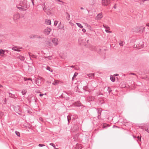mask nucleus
<instances>
[{"instance_id":"nucleus-1","label":"nucleus","mask_w":149,"mask_h":149,"mask_svg":"<svg viewBox=\"0 0 149 149\" xmlns=\"http://www.w3.org/2000/svg\"><path fill=\"white\" fill-rule=\"evenodd\" d=\"M16 7L18 9L22 11H25L28 9L27 6L23 2L20 3L19 4L17 5Z\"/></svg>"},{"instance_id":"nucleus-2","label":"nucleus","mask_w":149,"mask_h":149,"mask_svg":"<svg viewBox=\"0 0 149 149\" xmlns=\"http://www.w3.org/2000/svg\"><path fill=\"white\" fill-rule=\"evenodd\" d=\"M145 29V27L141 26H137L134 28L133 31L136 33L143 32Z\"/></svg>"},{"instance_id":"nucleus-3","label":"nucleus","mask_w":149,"mask_h":149,"mask_svg":"<svg viewBox=\"0 0 149 149\" xmlns=\"http://www.w3.org/2000/svg\"><path fill=\"white\" fill-rule=\"evenodd\" d=\"M28 101L30 102H36L35 99V97L32 94H31L29 95L28 97L27 98Z\"/></svg>"},{"instance_id":"nucleus-4","label":"nucleus","mask_w":149,"mask_h":149,"mask_svg":"<svg viewBox=\"0 0 149 149\" xmlns=\"http://www.w3.org/2000/svg\"><path fill=\"white\" fill-rule=\"evenodd\" d=\"M110 3V0H102V4L104 6L109 5Z\"/></svg>"},{"instance_id":"nucleus-5","label":"nucleus","mask_w":149,"mask_h":149,"mask_svg":"<svg viewBox=\"0 0 149 149\" xmlns=\"http://www.w3.org/2000/svg\"><path fill=\"white\" fill-rule=\"evenodd\" d=\"M97 113L98 114V115L97 116V118L100 120L101 118V115L102 113V109L100 108H98L97 109Z\"/></svg>"},{"instance_id":"nucleus-6","label":"nucleus","mask_w":149,"mask_h":149,"mask_svg":"<svg viewBox=\"0 0 149 149\" xmlns=\"http://www.w3.org/2000/svg\"><path fill=\"white\" fill-rule=\"evenodd\" d=\"M14 110L19 115L21 114V110L19 107L18 106L15 107L14 108Z\"/></svg>"},{"instance_id":"nucleus-7","label":"nucleus","mask_w":149,"mask_h":149,"mask_svg":"<svg viewBox=\"0 0 149 149\" xmlns=\"http://www.w3.org/2000/svg\"><path fill=\"white\" fill-rule=\"evenodd\" d=\"M51 30L52 29L50 28L47 27L45 29L44 33L45 34L48 35L50 34Z\"/></svg>"},{"instance_id":"nucleus-8","label":"nucleus","mask_w":149,"mask_h":149,"mask_svg":"<svg viewBox=\"0 0 149 149\" xmlns=\"http://www.w3.org/2000/svg\"><path fill=\"white\" fill-rule=\"evenodd\" d=\"M41 77L39 78H38L36 80V84L38 86H40L41 85Z\"/></svg>"},{"instance_id":"nucleus-9","label":"nucleus","mask_w":149,"mask_h":149,"mask_svg":"<svg viewBox=\"0 0 149 149\" xmlns=\"http://www.w3.org/2000/svg\"><path fill=\"white\" fill-rule=\"evenodd\" d=\"M103 17V15L102 13L98 14L95 17V19L96 20H100Z\"/></svg>"},{"instance_id":"nucleus-10","label":"nucleus","mask_w":149,"mask_h":149,"mask_svg":"<svg viewBox=\"0 0 149 149\" xmlns=\"http://www.w3.org/2000/svg\"><path fill=\"white\" fill-rule=\"evenodd\" d=\"M53 43L55 45H56L58 44V40L56 38H54L52 40Z\"/></svg>"},{"instance_id":"nucleus-11","label":"nucleus","mask_w":149,"mask_h":149,"mask_svg":"<svg viewBox=\"0 0 149 149\" xmlns=\"http://www.w3.org/2000/svg\"><path fill=\"white\" fill-rule=\"evenodd\" d=\"M106 88H107V90L109 93H110L111 92L112 90L110 87L107 86L104 87V89Z\"/></svg>"},{"instance_id":"nucleus-12","label":"nucleus","mask_w":149,"mask_h":149,"mask_svg":"<svg viewBox=\"0 0 149 149\" xmlns=\"http://www.w3.org/2000/svg\"><path fill=\"white\" fill-rule=\"evenodd\" d=\"M58 28L59 29H62L64 27V26L60 22L58 26Z\"/></svg>"},{"instance_id":"nucleus-13","label":"nucleus","mask_w":149,"mask_h":149,"mask_svg":"<svg viewBox=\"0 0 149 149\" xmlns=\"http://www.w3.org/2000/svg\"><path fill=\"white\" fill-rule=\"evenodd\" d=\"M90 49L92 51H96V48L95 46H94L91 45L90 47Z\"/></svg>"},{"instance_id":"nucleus-14","label":"nucleus","mask_w":149,"mask_h":149,"mask_svg":"<svg viewBox=\"0 0 149 149\" xmlns=\"http://www.w3.org/2000/svg\"><path fill=\"white\" fill-rule=\"evenodd\" d=\"M124 125L126 126L128 128H130V127L132 126V124L128 123H126Z\"/></svg>"},{"instance_id":"nucleus-15","label":"nucleus","mask_w":149,"mask_h":149,"mask_svg":"<svg viewBox=\"0 0 149 149\" xmlns=\"http://www.w3.org/2000/svg\"><path fill=\"white\" fill-rule=\"evenodd\" d=\"M80 102L79 101V102L77 101V102H75L74 103V106H77V107H78V106L79 107V106H80L81 105H80Z\"/></svg>"},{"instance_id":"nucleus-16","label":"nucleus","mask_w":149,"mask_h":149,"mask_svg":"<svg viewBox=\"0 0 149 149\" xmlns=\"http://www.w3.org/2000/svg\"><path fill=\"white\" fill-rule=\"evenodd\" d=\"M46 24L47 25H50L51 24L50 20L47 19L45 21Z\"/></svg>"},{"instance_id":"nucleus-17","label":"nucleus","mask_w":149,"mask_h":149,"mask_svg":"<svg viewBox=\"0 0 149 149\" xmlns=\"http://www.w3.org/2000/svg\"><path fill=\"white\" fill-rule=\"evenodd\" d=\"M87 75L91 79L94 76V73H91L88 74Z\"/></svg>"},{"instance_id":"nucleus-18","label":"nucleus","mask_w":149,"mask_h":149,"mask_svg":"<svg viewBox=\"0 0 149 149\" xmlns=\"http://www.w3.org/2000/svg\"><path fill=\"white\" fill-rule=\"evenodd\" d=\"M76 148L77 149H81V145L77 143L76 144Z\"/></svg>"},{"instance_id":"nucleus-19","label":"nucleus","mask_w":149,"mask_h":149,"mask_svg":"<svg viewBox=\"0 0 149 149\" xmlns=\"http://www.w3.org/2000/svg\"><path fill=\"white\" fill-rule=\"evenodd\" d=\"M95 99L94 97L92 96H90L88 98V99L89 101H92Z\"/></svg>"},{"instance_id":"nucleus-20","label":"nucleus","mask_w":149,"mask_h":149,"mask_svg":"<svg viewBox=\"0 0 149 149\" xmlns=\"http://www.w3.org/2000/svg\"><path fill=\"white\" fill-rule=\"evenodd\" d=\"M29 38L31 39H33L36 38V35L32 34L29 36Z\"/></svg>"},{"instance_id":"nucleus-21","label":"nucleus","mask_w":149,"mask_h":149,"mask_svg":"<svg viewBox=\"0 0 149 149\" xmlns=\"http://www.w3.org/2000/svg\"><path fill=\"white\" fill-rule=\"evenodd\" d=\"M66 13L67 14V15L66 17V18L67 19L68 21L70 19V15L67 12H66Z\"/></svg>"},{"instance_id":"nucleus-22","label":"nucleus","mask_w":149,"mask_h":149,"mask_svg":"<svg viewBox=\"0 0 149 149\" xmlns=\"http://www.w3.org/2000/svg\"><path fill=\"white\" fill-rule=\"evenodd\" d=\"M46 68L47 70L50 71L51 72H53V70L49 66H47Z\"/></svg>"},{"instance_id":"nucleus-23","label":"nucleus","mask_w":149,"mask_h":149,"mask_svg":"<svg viewBox=\"0 0 149 149\" xmlns=\"http://www.w3.org/2000/svg\"><path fill=\"white\" fill-rule=\"evenodd\" d=\"M24 80L25 81H27V80L31 81H32V79L30 78L24 77Z\"/></svg>"},{"instance_id":"nucleus-24","label":"nucleus","mask_w":149,"mask_h":149,"mask_svg":"<svg viewBox=\"0 0 149 149\" xmlns=\"http://www.w3.org/2000/svg\"><path fill=\"white\" fill-rule=\"evenodd\" d=\"M59 83V81H58V80H55L54 82H53L52 83V84L53 85H57Z\"/></svg>"},{"instance_id":"nucleus-25","label":"nucleus","mask_w":149,"mask_h":149,"mask_svg":"<svg viewBox=\"0 0 149 149\" xmlns=\"http://www.w3.org/2000/svg\"><path fill=\"white\" fill-rule=\"evenodd\" d=\"M108 127L107 124L106 123H104L102 125V127L103 128H105Z\"/></svg>"},{"instance_id":"nucleus-26","label":"nucleus","mask_w":149,"mask_h":149,"mask_svg":"<svg viewBox=\"0 0 149 149\" xmlns=\"http://www.w3.org/2000/svg\"><path fill=\"white\" fill-rule=\"evenodd\" d=\"M18 58L21 61H23L25 59L24 57L22 56H20Z\"/></svg>"},{"instance_id":"nucleus-27","label":"nucleus","mask_w":149,"mask_h":149,"mask_svg":"<svg viewBox=\"0 0 149 149\" xmlns=\"http://www.w3.org/2000/svg\"><path fill=\"white\" fill-rule=\"evenodd\" d=\"M103 26L104 28L107 30H110V28L109 27L107 26L106 25L104 24Z\"/></svg>"},{"instance_id":"nucleus-28","label":"nucleus","mask_w":149,"mask_h":149,"mask_svg":"<svg viewBox=\"0 0 149 149\" xmlns=\"http://www.w3.org/2000/svg\"><path fill=\"white\" fill-rule=\"evenodd\" d=\"M110 79L112 82H114L115 80V77H110Z\"/></svg>"},{"instance_id":"nucleus-29","label":"nucleus","mask_w":149,"mask_h":149,"mask_svg":"<svg viewBox=\"0 0 149 149\" xmlns=\"http://www.w3.org/2000/svg\"><path fill=\"white\" fill-rule=\"evenodd\" d=\"M76 24H77V25L79 27L82 28H83V26L82 25H81L80 23H76Z\"/></svg>"},{"instance_id":"nucleus-30","label":"nucleus","mask_w":149,"mask_h":149,"mask_svg":"<svg viewBox=\"0 0 149 149\" xmlns=\"http://www.w3.org/2000/svg\"><path fill=\"white\" fill-rule=\"evenodd\" d=\"M31 54L30 53H29V56H30V59L31 60V56L32 57H33V58H36V56L34 55H31Z\"/></svg>"},{"instance_id":"nucleus-31","label":"nucleus","mask_w":149,"mask_h":149,"mask_svg":"<svg viewBox=\"0 0 149 149\" xmlns=\"http://www.w3.org/2000/svg\"><path fill=\"white\" fill-rule=\"evenodd\" d=\"M45 58H47L49 60H51L52 59V56H49L47 57H45Z\"/></svg>"},{"instance_id":"nucleus-32","label":"nucleus","mask_w":149,"mask_h":149,"mask_svg":"<svg viewBox=\"0 0 149 149\" xmlns=\"http://www.w3.org/2000/svg\"><path fill=\"white\" fill-rule=\"evenodd\" d=\"M17 48L16 47H13L12 48V49L14 50L15 51H17V52H19L20 51V50L19 49H16V48Z\"/></svg>"},{"instance_id":"nucleus-33","label":"nucleus","mask_w":149,"mask_h":149,"mask_svg":"<svg viewBox=\"0 0 149 149\" xmlns=\"http://www.w3.org/2000/svg\"><path fill=\"white\" fill-rule=\"evenodd\" d=\"M9 97H10L12 98L14 97V96L15 95H14L11 93H9Z\"/></svg>"},{"instance_id":"nucleus-34","label":"nucleus","mask_w":149,"mask_h":149,"mask_svg":"<svg viewBox=\"0 0 149 149\" xmlns=\"http://www.w3.org/2000/svg\"><path fill=\"white\" fill-rule=\"evenodd\" d=\"M4 114V113L0 111V118H1L3 117Z\"/></svg>"},{"instance_id":"nucleus-35","label":"nucleus","mask_w":149,"mask_h":149,"mask_svg":"<svg viewBox=\"0 0 149 149\" xmlns=\"http://www.w3.org/2000/svg\"><path fill=\"white\" fill-rule=\"evenodd\" d=\"M125 44V42L123 41H120L119 43V45L121 46H123V45L124 44Z\"/></svg>"},{"instance_id":"nucleus-36","label":"nucleus","mask_w":149,"mask_h":149,"mask_svg":"<svg viewBox=\"0 0 149 149\" xmlns=\"http://www.w3.org/2000/svg\"><path fill=\"white\" fill-rule=\"evenodd\" d=\"M137 138L138 139V141L139 142V141H141V136H138L137 137Z\"/></svg>"},{"instance_id":"nucleus-37","label":"nucleus","mask_w":149,"mask_h":149,"mask_svg":"<svg viewBox=\"0 0 149 149\" xmlns=\"http://www.w3.org/2000/svg\"><path fill=\"white\" fill-rule=\"evenodd\" d=\"M4 51L2 49L0 50V55L1 54H4Z\"/></svg>"},{"instance_id":"nucleus-38","label":"nucleus","mask_w":149,"mask_h":149,"mask_svg":"<svg viewBox=\"0 0 149 149\" xmlns=\"http://www.w3.org/2000/svg\"><path fill=\"white\" fill-rule=\"evenodd\" d=\"M79 135V134L77 133L76 135H75L74 137V139H76L78 138V136Z\"/></svg>"},{"instance_id":"nucleus-39","label":"nucleus","mask_w":149,"mask_h":149,"mask_svg":"<svg viewBox=\"0 0 149 149\" xmlns=\"http://www.w3.org/2000/svg\"><path fill=\"white\" fill-rule=\"evenodd\" d=\"M130 74H132V75H134L135 76V77H134V78H135L136 77H137L136 75L134 73H131L129 74V75H130Z\"/></svg>"},{"instance_id":"nucleus-40","label":"nucleus","mask_w":149,"mask_h":149,"mask_svg":"<svg viewBox=\"0 0 149 149\" xmlns=\"http://www.w3.org/2000/svg\"><path fill=\"white\" fill-rule=\"evenodd\" d=\"M15 133L18 136H20V134L19 132L17 131H16L15 132Z\"/></svg>"},{"instance_id":"nucleus-41","label":"nucleus","mask_w":149,"mask_h":149,"mask_svg":"<svg viewBox=\"0 0 149 149\" xmlns=\"http://www.w3.org/2000/svg\"><path fill=\"white\" fill-rule=\"evenodd\" d=\"M67 119H68V123H69V122L71 120L70 117L69 116H67Z\"/></svg>"},{"instance_id":"nucleus-42","label":"nucleus","mask_w":149,"mask_h":149,"mask_svg":"<svg viewBox=\"0 0 149 149\" xmlns=\"http://www.w3.org/2000/svg\"><path fill=\"white\" fill-rule=\"evenodd\" d=\"M83 89L84 90V91H87V89H88V86H86L84 87L83 88Z\"/></svg>"},{"instance_id":"nucleus-43","label":"nucleus","mask_w":149,"mask_h":149,"mask_svg":"<svg viewBox=\"0 0 149 149\" xmlns=\"http://www.w3.org/2000/svg\"><path fill=\"white\" fill-rule=\"evenodd\" d=\"M44 5V7H43V9L44 11H45L46 9V8L45 7V3H44L43 4Z\"/></svg>"},{"instance_id":"nucleus-44","label":"nucleus","mask_w":149,"mask_h":149,"mask_svg":"<svg viewBox=\"0 0 149 149\" xmlns=\"http://www.w3.org/2000/svg\"><path fill=\"white\" fill-rule=\"evenodd\" d=\"M19 15L18 14L15 15L14 16V18L15 19V17H17V18H18L19 17Z\"/></svg>"},{"instance_id":"nucleus-45","label":"nucleus","mask_w":149,"mask_h":149,"mask_svg":"<svg viewBox=\"0 0 149 149\" xmlns=\"http://www.w3.org/2000/svg\"><path fill=\"white\" fill-rule=\"evenodd\" d=\"M41 36H39L37 35H36V38H37L39 39L42 38L41 37Z\"/></svg>"},{"instance_id":"nucleus-46","label":"nucleus","mask_w":149,"mask_h":149,"mask_svg":"<svg viewBox=\"0 0 149 149\" xmlns=\"http://www.w3.org/2000/svg\"><path fill=\"white\" fill-rule=\"evenodd\" d=\"M50 145L52 146L54 148H55V146L54 144L53 143H51L49 144Z\"/></svg>"},{"instance_id":"nucleus-47","label":"nucleus","mask_w":149,"mask_h":149,"mask_svg":"<svg viewBox=\"0 0 149 149\" xmlns=\"http://www.w3.org/2000/svg\"><path fill=\"white\" fill-rule=\"evenodd\" d=\"M38 146L40 147H42L45 146V145L43 144H39L38 145Z\"/></svg>"},{"instance_id":"nucleus-48","label":"nucleus","mask_w":149,"mask_h":149,"mask_svg":"<svg viewBox=\"0 0 149 149\" xmlns=\"http://www.w3.org/2000/svg\"><path fill=\"white\" fill-rule=\"evenodd\" d=\"M58 23V21H55L54 22V25L55 26H56Z\"/></svg>"},{"instance_id":"nucleus-49","label":"nucleus","mask_w":149,"mask_h":149,"mask_svg":"<svg viewBox=\"0 0 149 149\" xmlns=\"http://www.w3.org/2000/svg\"><path fill=\"white\" fill-rule=\"evenodd\" d=\"M109 30L106 29L105 30V31L107 33H112L111 31H109L108 30Z\"/></svg>"},{"instance_id":"nucleus-50","label":"nucleus","mask_w":149,"mask_h":149,"mask_svg":"<svg viewBox=\"0 0 149 149\" xmlns=\"http://www.w3.org/2000/svg\"><path fill=\"white\" fill-rule=\"evenodd\" d=\"M78 73L77 72H75L73 75L74 77H75L77 75Z\"/></svg>"},{"instance_id":"nucleus-51","label":"nucleus","mask_w":149,"mask_h":149,"mask_svg":"<svg viewBox=\"0 0 149 149\" xmlns=\"http://www.w3.org/2000/svg\"><path fill=\"white\" fill-rule=\"evenodd\" d=\"M22 94H23V95H25V94H26V92H25V91H22Z\"/></svg>"},{"instance_id":"nucleus-52","label":"nucleus","mask_w":149,"mask_h":149,"mask_svg":"<svg viewBox=\"0 0 149 149\" xmlns=\"http://www.w3.org/2000/svg\"><path fill=\"white\" fill-rule=\"evenodd\" d=\"M145 130L147 132H148L149 133V130L148 129V128H146L145 129Z\"/></svg>"},{"instance_id":"nucleus-53","label":"nucleus","mask_w":149,"mask_h":149,"mask_svg":"<svg viewBox=\"0 0 149 149\" xmlns=\"http://www.w3.org/2000/svg\"><path fill=\"white\" fill-rule=\"evenodd\" d=\"M31 1L32 2V4L33 5V6H34V0H31Z\"/></svg>"},{"instance_id":"nucleus-54","label":"nucleus","mask_w":149,"mask_h":149,"mask_svg":"<svg viewBox=\"0 0 149 149\" xmlns=\"http://www.w3.org/2000/svg\"><path fill=\"white\" fill-rule=\"evenodd\" d=\"M82 31L84 32H85L86 31V29H82Z\"/></svg>"},{"instance_id":"nucleus-55","label":"nucleus","mask_w":149,"mask_h":149,"mask_svg":"<svg viewBox=\"0 0 149 149\" xmlns=\"http://www.w3.org/2000/svg\"><path fill=\"white\" fill-rule=\"evenodd\" d=\"M69 22L71 26H73V25L74 24L73 23L71 22Z\"/></svg>"},{"instance_id":"nucleus-56","label":"nucleus","mask_w":149,"mask_h":149,"mask_svg":"<svg viewBox=\"0 0 149 149\" xmlns=\"http://www.w3.org/2000/svg\"><path fill=\"white\" fill-rule=\"evenodd\" d=\"M65 99L66 100H68L69 99V97H66Z\"/></svg>"},{"instance_id":"nucleus-57","label":"nucleus","mask_w":149,"mask_h":149,"mask_svg":"<svg viewBox=\"0 0 149 149\" xmlns=\"http://www.w3.org/2000/svg\"><path fill=\"white\" fill-rule=\"evenodd\" d=\"M114 76H117L118 75V74H115L113 75Z\"/></svg>"},{"instance_id":"nucleus-58","label":"nucleus","mask_w":149,"mask_h":149,"mask_svg":"<svg viewBox=\"0 0 149 149\" xmlns=\"http://www.w3.org/2000/svg\"><path fill=\"white\" fill-rule=\"evenodd\" d=\"M44 95L43 94L40 93L39 95V96L40 97H42Z\"/></svg>"},{"instance_id":"nucleus-59","label":"nucleus","mask_w":149,"mask_h":149,"mask_svg":"<svg viewBox=\"0 0 149 149\" xmlns=\"http://www.w3.org/2000/svg\"><path fill=\"white\" fill-rule=\"evenodd\" d=\"M55 1H57L58 2H62L63 3V2L62 1H61L60 0H55Z\"/></svg>"},{"instance_id":"nucleus-60","label":"nucleus","mask_w":149,"mask_h":149,"mask_svg":"<svg viewBox=\"0 0 149 149\" xmlns=\"http://www.w3.org/2000/svg\"><path fill=\"white\" fill-rule=\"evenodd\" d=\"M146 26H149V23L146 24Z\"/></svg>"},{"instance_id":"nucleus-61","label":"nucleus","mask_w":149,"mask_h":149,"mask_svg":"<svg viewBox=\"0 0 149 149\" xmlns=\"http://www.w3.org/2000/svg\"><path fill=\"white\" fill-rule=\"evenodd\" d=\"M136 48H138L139 49H140V48H141V47H137V45H136Z\"/></svg>"},{"instance_id":"nucleus-62","label":"nucleus","mask_w":149,"mask_h":149,"mask_svg":"<svg viewBox=\"0 0 149 149\" xmlns=\"http://www.w3.org/2000/svg\"><path fill=\"white\" fill-rule=\"evenodd\" d=\"M148 1V0H142V1L143 2V3H144V2L146 1Z\"/></svg>"},{"instance_id":"nucleus-63","label":"nucleus","mask_w":149,"mask_h":149,"mask_svg":"<svg viewBox=\"0 0 149 149\" xmlns=\"http://www.w3.org/2000/svg\"><path fill=\"white\" fill-rule=\"evenodd\" d=\"M13 98H14V99H16L17 97L15 96V95L14 96V97H13Z\"/></svg>"},{"instance_id":"nucleus-64","label":"nucleus","mask_w":149,"mask_h":149,"mask_svg":"<svg viewBox=\"0 0 149 149\" xmlns=\"http://www.w3.org/2000/svg\"><path fill=\"white\" fill-rule=\"evenodd\" d=\"M80 9L81 10H83L84 9L83 7H81L80 8Z\"/></svg>"}]
</instances>
